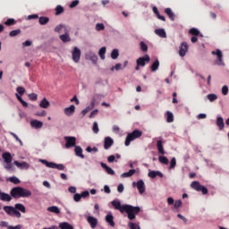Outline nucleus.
Returning <instances> with one entry per match:
<instances>
[{"label":"nucleus","instance_id":"nucleus-1","mask_svg":"<svg viewBox=\"0 0 229 229\" xmlns=\"http://www.w3.org/2000/svg\"><path fill=\"white\" fill-rule=\"evenodd\" d=\"M111 204L116 210H119L121 213L126 212L130 220H134L136 218V215L140 212V208L139 207H132L131 205L122 206L119 200H113Z\"/></svg>","mask_w":229,"mask_h":229},{"label":"nucleus","instance_id":"nucleus-2","mask_svg":"<svg viewBox=\"0 0 229 229\" xmlns=\"http://www.w3.org/2000/svg\"><path fill=\"white\" fill-rule=\"evenodd\" d=\"M31 191L21 187H15L11 191V196L14 199L30 198Z\"/></svg>","mask_w":229,"mask_h":229},{"label":"nucleus","instance_id":"nucleus-3","mask_svg":"<svg viewBox=\"0 0 229 229\" xmlns=\"http://www.w3.org/2000/svg\"><path fill=\"white\" fill-rule=\"evenodd\" d=\"M143 132L142 131H140L139 129H135V131H133L132 132H129L126 136V140H125V146L128 147L130 146L131 142L140 139L142 136Z\"/></svg>","mask_w":229,"mask_h":229},{"label":"nucleus","instance_id":"nucleus-4","mask_svg":"<svg viewBox=\"0 0 229 229\" xmlns=\"http://www.w3.org/2000/svg\"><path fill=\"white\" fill-rule=\"evenodd\" d=\"M211 54L213 55H216L217 59L215 62V64L218 65V66H225V63L223 60V52L220 49H216V50H213L211 52Z\"/></svg>","mask_w":229,"mask_h":229},{"label":"nucleus","instance_id":"nucleus-5","mask_svg":"<svg viewBox=\"0 0 229 229\" xmlns=\"http://www.w3.org/2000/svg\"><path fill=\"white\" fill-rule=\"evenodd\" d=\"M40 162L48 168L57 169L59 171H64L65 169L64 165L62 164L56 165L52 162H47V160H40Z\"/></svg>","mask_w":229,"mask_h":229},{"label":"nucleus","instance_id":"nucleus-6","mask_svg":"<svg viewBox=\"0 0 229 229\" xmlns=\"http://www.w3.org/2000/svg\"><path fill=\"white\" fill-rule=\"evenodd\" d=\"M191 186L195 191H201L203 195H206L208 193V189L205 186L200 185L199 182H193Z\"/></svg>","mask_w":229,"mask_h":229},{"label":"nucleus","instance_id":"nucleus-7","mask_svg":"<svg viewBox=\"0 0 229 229\" xmlns=\"http://www.w3.org/2000/svg\"><path fill=\"white\" fill-rule=\"evenodd\" d=\"M64 140L66 141L65 143L66 148L76 147V139L74 138V136H65Z\"/></svg>","mask_w":229,"mask_h":229},{"label":"nucleus","instance_id":"nucleus-8","mask_svg":"<svg viewBox=\"0 0 229 229\" xmlns=\"http://www.w3.org/2000/svg\"><path fill=\"white\" fill-rule=\"evenodd\" d=\"M149 62H150V57H149L148 55H145L144 56H140L136 61L138 66H140V67H145L146 63H149Z\"/></svg>","mask_w":229,"mask_h":229},{"label":"nucleus","instance_id":"nucleus-9","mask_svg":"<svg viewBox=\"0 0 229 229\" xmlns=\"http://www.w3.org/2000/svg\"><path fill=\"white\" fill-rule=\"evenodd\" d=\"M81 55V52L80 48H78L77 47H74L73 50L72 52V60L74 61V63L77 64L80 62Z\"/></svg>","mask_w":229,"mask_h":229},{"label":"nucleus","instance_id":"nucleus-10","mask_svg":"<svg viewBox=\"0 0 229 229\" xmlns=\"http://www.w3.org/2000/svg\"><path fill=\"white\" fill-rule=\"evenodd\" d=\"M189 49L187 42H182L180 47L179 55L181 57H184Z\"/></svg>","mask_w":229,"mask_h":229},{"label":"nucleus","instance_id":"nucleus-11","mask_svg":"<svg viewBox=\"0 0 229 229\" xmlns=\"http://www.w3.org/2000/svg\"><path fill=\"white\" fill-rule=\"evenodd\" d=\"M132 186L135 187L137 186V189L139 190V192L140 194L145 192V183L142 180H140L137 184L135 182L132 183Z\"/></svg>","mask_w":229,"mask_h":229},{"label":"nucleus","instance_id":"nucleus-12","mask_svg":"<svg viewBox=\"0 0 229 229\" xmlns=\"http://www.w3.org/2000/svg\"><path fill=\"white\" fill-rule=\"evenodd\" d=\"M114 144V140L110 138V136H106L104 140V148L106 150L109 149Z\"/></svg>","mask_w":229,"mask_h":229},{"label":"nucleus","instance_id":"nucleus-13","mask_svg":"<svg viewBox=\"0 0 229 229\" xmlns=\"http://www.w3.org/2000/svg\"><path fill=\"white\" fill-rule=\"evenodd\" d=\"M13 165H15L18 168L21 170H28L30 169V164L26 162L19 163V161H14Z\"/></svg>","mask_w":229,"mask_h":229},{"label":"nucleus","instance_id":"nucleus-14","mask_svg":"<svg viewBox=\"0 0 229 229\" xmlns=\"http://www.w3.org/2000/svg\"><path fill=\"white\" fill-rule=\"evenodd\" d=\"M2 158L4 159L5 164L12 163V160L13 159V157H12V154L8 152L3 153Z\"/></svg>","mask_w":229,"mask_h":229},{"label":"nucleus","instance_id":"nucleus-15","mask_svg":"<svg viewBox=\"0 0 229 229\" xmlns=\"http://www.w3.org/2000/svg\"><path fill=\"white\" fill-rule=\"evenodd\" d=\"M60 39L64 42V43H67L71 41V38L69 36L68 30H64V34H62L59 36Z\"/></svg>","mask_w":229,"mask_h":229},{"label":"nucleus","instance_id":"nucleus-16","mask_svg":"<svg viewBox=\"0 0 229 229\" xmlns=\"http://www.w3.org/2000/svg\"><path fill=\"white\" fill-rule=\"evenodd\" d=\"M87 221H88V223L90 225V227H91L92 229H94V228L97 226V225H98V220H97V218H95V217H93V216H88V217H87Z\"/></svg>","mask_w":229,"mask_h":229},{"label":"nucleus","instance_id":"nucleus-17","mask_svg":"<svg viewBox=\"0 0 229 229\" xmlns=\"http://www.w3.org/2000/svg\"><path fill=\"white\" fill-rule=\"evenodd\" d=\"M75 112V106H70V107H65L64 108V114L67 116H71L74 114Z\"/></svg>","mask_w":229,"mask_h":229},{"label":"nucleus","instance_id":"nucleus-18","mask_svg":"<svg viewBox=\"0 0 229 229\" xmlns=\"http://www.w3.org/2000/svg\"><path fill=\"white\" fill-rule=\"evenodd\" d=\"M30 125L32 128L40 129V128H42L43 123H42V122H39V120H32L30 122Z\"/></svg>","mask_w":229,"mask_h":229},{"label":"nucleus","instance_id":"nucleus-19","mask_svg":"<svg viewBox=\"0 0 229 229\" xmlns=\"http://www.w3.org/2000/svg\"><path fill=\"white\" fill-rule=\"evenodd\" d=\"M165 14H167V16L170 18V20H171L172 21H174V19H175V14L174 13V12L172 11V9H171L170 7L165 8Z\"/></svg>","mask_w":229,"mask_h":229},{"label":"nucleus","instance_id":"nucleus-20","mask_svg":"<svg viewBox=\"0 0 229 229\" xmlns=\"http://www.w3.org/2000/svg\"><path fill=\"white\" fill-rule=\"evenodd\" d=\"M0 199H1L2 201H7V202H9V201L12 200V196H10V194H6V193H4V192H1V191H0Z\"/></svg>","mask_w":229,"mask_h":229},{"label":"nucleus","instance_id":"nucleus-21","mask_svg":"<svg viewBox=\"0 0 229 229\" xmlns=\"http://www.w3.org/2000/svg\"><path fill=\"white\" fill-rule=\"evenodd\" d=\"M157 176H158L160 178L164 177L163 174L158 172V171L157 172L151 171V172L148 173V177H150L152 179L156 178Z\"/></svg>","mask_w":229,"mask_h":229},{"label":"nucleus","instance_id":"nucleus-22","mask_svg":"<svg viewBox=\"0 0 229 229\" xmlns=\"http://www.w3.org/2000/svg\"><path fill=\"white\" fill-rule=\"evenodd\" d=\"M4 210L6 212L7 215L13 216V213L15 212V208L5 206L4 207Z\"/></svg>","mask_w":229,"mask_h":229},{"label":"nucleus","instance_id":"nucleus-23","mask_svg":"<svg viewBox=\"0 0 229 229\" xmlns=\"http://www.w3.org/2000/svg\"><path fill=\"white\" fill-rule=\"evenodd\" d=\"M157 147L158 153L160 155H165V154L164 147H163V142L161 140H158L157 142Z\"/></svg>","mask_w":229,"mask_h":229},{"label":"nucleus","instance_id":"nucleus-24","mask_svg":"<svg viewBox=\"0 0 229 229\" xmlns=\"http://www.w3.org/2000/svg\"><path fill=\"white\" fill-rule=\"evenodd\" d=\"M155 33L160 38H166V33L164 29H156Z\"/></svg>","mask_w":229,"mask_h":229},{"label":"nucleus","instance_id":"nucleus-25","mask_svg":"<svg viewBox=\"0 0 229 229\" xmlns=\"http://www.w3.org/2000/svg\"><path fill=\"white\" fill-rule=\"evenodd\" d=\"M100 165H101L102 168H104L106 171V173L108 174L114 175V170L112 168L108 167L106 164L101 163Z\"/></svg>","mask_w":229,"mask_h":229},{"label":"nucleus","instance_id":"nucleus-26","mask_svg":"<svg viewBox=\"0 0 229 229\" xmlns=\"http://www.w3.org/2000/svg\"><path fill=\"white\" fill-rule=\"evenodd\" d=\"M49 106H50V102H48L47 98H43V100H41V102L39 103V106L44 109L48 108Z\"/></svg>","mask_w":229,"mask_h":229},{"label":"nucleus","instance_id":"nucleus-27","mask_svg":"<svg viewBox=\"0 0 229 229\" xmlns=\"http://www.w3.org/2000/svg\"><path fill=\"white\" fill-rule=\"evenodd\" d=\"M106 221L109 224V225H111L112 227H114L115 225L114 222V216L112 215H107L106 216Z\"/></svg>","mask_w":229,"mask_h":229},{"label":"nucleus","instance_id":"nucleus-28","mask_svg":"<svg viewBox=\"0 0 229 229\" xmlns=\"http://www.w3.org/2000/svg\"><path fill=\"white\" fill-rule=\"evenodd\" d=\"M216 125L219 127V130H223L225 127L224 120L222 116H218L216 120Z\"/></svg>","mask_w":229,"mask_h":229},{"label":"nucleus","instance_id":"nucleus-29","mask_svg":"<svg viewBox=\"0 0 229 229\" xmlns=\"http://www.w3.org/2000/svg\"><path fill=\"white\" fill-rule=\"evenodd\" d=\"M38 21L40 25H46L49 21V18L47 16H40Z\"/></svg>","mask_w":229,"mask_h":229},{"label":"nucleus","instance_id":"nucleus-30","mask_svg":"<svg viewBox=\"0 0 229 229\" xmlns=\"http://www.w3.org/2000/svg\"><path fill=\"white\" fill-rule=\"evenodd\" d=\"M159 67V60L157 59L151 65V72H155L158 70Z\"/></svg>","mask_w":229,"mask_h":229},{"label":"nucleus","instance_id":"nucleus-31","mask_svg":"<svg viewBox=\"0 0 229 229\" xmlns=\"http://www.w3.org/2000/svg\"><path fill=\"white\" fill-rule=\"evenodd\" d=\"M106 52V47H102L98 51V55L102 60H105V58H106V56H105Z\"/></svg>","mask_w":229,"mask_h":229},{"label":"nucleus","instance_id":"nucleus-32","mask_svg":"<svg viewBox=\"0 0 229 229\" xmlns=\"http://www.w3.org/2000/svg\"><path fill=\"white\" fill-rule=\"evenodd\" d=\"M75 154L77 157H81V158H84V156L82 155V149L81 147H76L75 146Z\"/></svg>","mask_w":229,"mask_h":229},{"label":"nucleus","instance_id":"nucleus-33","mask_svg":"<svg viewBox=\"0 0 229 229\" xmlns=\"http://www.w3.org/2000/svg\"><path fill=\"white\" fill-rule=\"evenodd\" d=\"M17 23V21H15V19L13 18H9L7 19V21H4V24L6 26H13Z\"/></svg>","mask_w":229,"mask_h":229},{"label":"nucleus","instance_id":"nucleus-34","mask_svg":"<svg viewBox=\"0 0 229 229\" xmlns=\"http://www.w3.org/2000/svg\"><path fill=\"white\" fill-rule=\"evenodd\" d=\"M64 12V9L62 5L58 4L55 7V15L58 16L60 14H62Z\"/></svg>","mask_w":229,"mask_h":229},{"label":"nucleus","instance_id":"nucleus-35","mask_svg":"<svg viewBox=\"0 0 229 229\" xmlns=\"http://www.w3.org/2000/svg\"><path fill=\"white\" fill-rule=\"evenodd\" d=\"M62 30H64V31L67 30L64 24H59L55 28V32L61 33Z\"/></svg>","mask_w":229,"mask_h":229},{"label":"nucleus","instance_id":"nucleus-36","mask_svg":"<svg viewBox=\"0 0 229 229\" xmlns=\"http://www.w3.org/2000/svg\"><path fill=\"white\" fill-rule=\"evenodd\" d=\"M136 173L135 170H130L128 173H124L121 175L123 178L131 177Z\"/></svg>","mask_w":229,"mask_h":229},{"label":"nucleus","instance_id":"nucleus-37","mask_svg":"<svg viewBox=\"0 0 229 229\" xmlns=\"http://www.w3.org/2000/svg\"><path fill=\"white\" fill-rule=\"evenodd\" d=\"M14 208L18 209L21 213H26V207L22 204H16Z\"/></svg>","mask_w":229,"mask_h":229},{"label":"nucleus","instance_id":"nucleus-38","mask_svg":"<svg viewBox=\"0 0 229 229\" xmlns=\"http://www.w3.org/2000/svg\"><path fill=\"white\" fill-rule=\"evenodd\" d=\"M59 227L60 229H73V227L68 223H61Z\"/></svg>","mask_w":229,"mask_h":229},{"label":"nucleus","instance_id":"nucleus-39","mask_svg":"<svg viewBox=\"0 0 229 229\" xmlns=\"http://www.w3.org/2000/svg\"><path fill=\"white\" fill-rule=\"evenodd\" d=\"M20 34H21V29H17V30H11L9 33V36L13 38V37H17V35H20Z\"/></svg>","mask_w":229,"mask_h":229},{"label":"nucleus","instance_id":"nucleus-40","mask_svg":"<svg viewBox=\"0 0 229 229\" xmlns=\"http://www.w3.org/2000/svg\"><path fill=\"white\" fill-rule=\"evenodd\" d=\"M47 211L51 212V213H55V214H59L60 213L59 208L57 207H55V206L48 208Z\"/></svg>","mask_w":229,"mask_h":229},{"label":"nucleus","instance_id":"nucleus-41","mask_svg":"<svg viewBox=\"0 0 229 229\" xmlns=\"http://www.w3.org/2000/svg\"><path fill=\"white\" fill-rule=\"evenodd\" d=\"M166 115H167L166 122L167 123H173L174 122V114H173V113H171V111H167Z\"/></svg>","mask_w":229,"mask_h":229},{"label":"nucleus","instance_id":"nucleus-42","mask_svg":"<svg viewBox=\"0 0 229 229\" xmlns=\"http://www.w3.org/2000/svg\"><path fill=\"white\" fill-rule=\"evenodd\" d=\"M190 34L195 37H198L199 35V30L197 28H191L189 30Z\"/></svg>","mask_w":229,"mask_h":229},{"label":"nucleus","instance_id":"nucleus-43","mask_svg":"<svg viewBox=\"0 0 229 229\" xmlns=\"http://www.w3.org/2000/svg\"><path fill=\"white\" fill-rule=\"evenodd\" d=\"M118 56H119L118 49H116V48L113 49V51L111 53V58L115 60L118 58Z\"/></svg>","mask_w":229,"mask_h":229},{"label":"nucleus","instance_id":"nucleus-44","mask_svg":"<svg viewBox=\"0 0 229 229\" xmlns=\"http://www.w3.org/2000/svg\"><path fill=\"white\" fill-rule=\"evenodd\" d=\"M158 160H159V162H160L161 164H164V165H168V163H169V160H168L165 157L160 156V157H158Z\"/></svg>","mask_w":229,"mask_h":229},{"label":"nucleus","instance_id":"nucleus-45","mask_svg":"<svg viewBox=\"0 0 229 229\" xmlns=\"http://www.w3.org/2000/svg\"><path fill=\"white\" fill-rule=\"evenodd\" d=\"M4 168L9 171V172H13L15 171V168H13V165H12V163L6 164L4 165Z\"/></svg>","mask_w":229,"mask_h":229},{"label":"nucleus","instance_id":"nucleus-46","mask_svg":"<svg viewBox=\"0 0 229 229\" xmlns=\"http://www.w3.org/2000/svg\"><path fill=\"white\" fill-rule=\"evenodd\" d=\"M208 99L210 101V102H213L215 100L217 99V95H214V93H210L209 95H208Z\"/></svg>","mask_w":229,"mask_h":229},{"label":"nucleus","instance_id":"nucleus-47","mask_svg":"<svg viewBox=\"0 0 229 229\" xmlns=\"http://www.w3.org/2000/svg\"><path fill=\"white\" fill-rule=\"evenodd\" d=\"M140 46L141 51H143V52L148 51V46L144 41H140Z\"/></svg>","mask_w":229,"mask_h":229},{"label":"nucleus","instance_id":"nucleus-48","mask_svg":"<svg viewBox=\"0 0 229 229\" xmlns=\"http://www.w3.org/2000/svg\"><path fill=\"white\" fill-rule=\"evenodd\" d=\"M10 134L16 140V141H18L20 143L21 146L23 145L22 140H21V139H19V136H17V134H15V132H10Z\"/></svg>","mask_w":229,"mask_h":229},{"label":"nucleus","instance_id":"nucleus-49","mask_svg":"<svg viewBox=\"0 0 229 229\" xmlns=\"http://www.w3.org/2000/svg\"><path fill=\"white\" fill-rule=\"evenodd\" d=\"M128 226L130 227V229H140V227L139 226V225L135 224V223H131L130 222L128 224Z\"/></svg>","mask_w":229,"mask_h":229},{"label":"nucleus","instance_id":"nucleus-50","mask_svg":"<svg viewBox=\"0 0 229 229\" xmlns=\"http://www.w3.org/2000/svg\"><path fill=\"white\" fill-rule=\"evenodd\" d=\"M16 91L21 95H24V93L26 92V89L24 88H22V86H19L16 89Z\"/></svg>","mask_w":229,"mask_h":229},{"label":"nucleus","instance_id":"nucleus-51","mask_svg":"<svg viewBox=\"0 0 229 229\" xmlns=\"http://www.w3.org/2000/svg\"><path fill=\"white\" fill-rule=\"evenodd\" d=\"M9 181L14 184H19L21 183V181L17 177H10Z\"/></svg>","mask_w":229,"mask_h":229},{"label":"nucleus","instance_id":"nucleus-52","mask_svg":"<svg viewBox=\"0 0 229 229\" xmlns=\"http://www.w3.org/2000/svg\"><path fill=\"white\" fill-rule=\"evenodd\" d=\"M105 30V26L103 23H97L96 25V30L97 31H101Z\"/></svg>","mask_w":229,"mask_h":229},{"label":"nucleus","instance_id":"nucleus-53","mask_svg":"<svg viewBox=\"0 0 229 229\" xmlns=\"http://www.w3.org/2000/svg\"><path fill=\"white\" fill-rule=\"evenodd\" d=\"M121 69H123V67H122V64H120V63H118V64H115V66H113L112 68H111V71L113 72V71H119V70H121Z\"/></svg>","mask_w":229,"mask_h":229},{"label":"nucleus","instance_id":"nucleus-54","mask_svg":"<svg viewBox=\"0 0 229 229\" xmlns=\"http://www.w3.org/2000/svg\"><path fill=\"white\" fill-rule=\"evenodd\" d=\"M176 166V159L174 157L172 158L171 163H170V167L169 169L172 170Z\"/></svg>","mask_w":229,"mask_h":229},{"label":"nucleus","instance_id":"nucleus-55","mask_svg":"<svg viewBox=\"0 0 229 229\" xmlns=\"http://www.w3.org/2000/svg\"><path fill=\"white\" fill-rule=\"evenodd\" d=\"M92 130H93L94 133H96V134L98 133L99 129H98L97 122H94Z\"/></svg>","mask_w":229,"mask_h":229},{"label":"nucleus","instance_id":"nucleus-56","mask_svg":"<svg viewBox=\"0 0 229 229\" xmlns=\"http://www.w3.org/2000/svg\"><path fill=\"white\" fill-rule=\"evenodd\" d=\"M29 98L31 100V101H36L38 99V96L36 95V93H30L29 95Z\"/></svg>","mask_w":229,"mask_h":229},{"label":"nucleus","instance_id":"nucleus-57","mask_svg":"<svg viewBox=\"0 0 229 229\" xmlns=\"http://www.w3.org/2000/svg\"><path fill=\"white\" fill-rule=\"evenodd\" d=\"M78 4H79V0H73L70 4V8L72 9L76 7Z\"/></svg>","mask_w":229,"mask_h":229},{"label":"nucleus","instance_id":"nucleus-58","mask_svg":"<svg viewBox=\"0 0 229 229\" xmlns=\"http://www.w3.org/2000/svg\"><path fill=\"white\" fill-rule=\"evenodd\" d=\"M81 194H78V193L74 194L73 199H74L75 202H79L81 200Z\"/></svg>","mask_w":229,"mask_h":229},{"label":"nucleus","instance_id":"nucleus-59","mask_svg":"<svg viewBox=\"0 0 229 229\" xmlns=\"http://www.w3.org/2000/svg\"><path fill=\"white\" fill-rule=\"evenodd\" d=\"M222 93L224 96H226L228 94V87L227 86H223Z\"/></svg>","mask_w":229,"mask_h":229},{"label":"nucleus","instance_id":"nucleus-60","mask_svg":"<svg viewBox=\"0 0 229 229\" xmlns=\"http://www.w3.org/2000/svg\"><path fill=\"white\" fill-rule=\"evenodd\" d=\"M182 200H177L175 201L174 207V208H179L182 206Z\"/></svg>","mask_w":229,"mask_h":229},{"label":"nucleus","instance_id":"nucleus-61","mask_svg":"<svg viewBox=\"0 0 229 229\" xmlns=\"http://www.w3.org/2000/svg\"><path fill=\"white\" fill-rule=\"evenodd\" d=\"M98 109H94V111L89 114V118L90 119L94 118L98 114Z\"/></svg>","mask_w":229,"mask_h":229},{"label":"nucleus","instance_id":"nucleus-62","mask_svg":"<svg viewBox=\"0 0 229 229\" xmlns=\"http://www.w3.org/2000/svg\"><path fill=\"white\" fill-rule=\"evenodd\" d=\"M124 190V187L123 184H119V186L117 187V191L119 193H122Z\"/></svg>","mask_w":229,"mask_h":229},{"label":"nucleus","instance_id":"nucleus-63","mask_svg":"<svg viewBox=\"0 0 229 229\" xmlns=\"http://www.w3.org/2000/svg\"><path fill=\"white\" fill-rule=\"evenodd\" d=\"M81 198H88L89 196V191H85L81 194Z\"/></svg>","mask_w":229,"mask_h":229},{"label":"nucleus","instance_id":"nucleus-64","mask_svg":"<svg viewBox=\"0 0 229 229\" xmlns=\"http://www.w3.org/2000/svg\"><path fill=\"white\" fill-rule=\"evenodd\" d=\"M22 228V225H18L16 226H8V229H21Z\"/></svg>","mask_w":229,"mask_h":229}]
</instances>
